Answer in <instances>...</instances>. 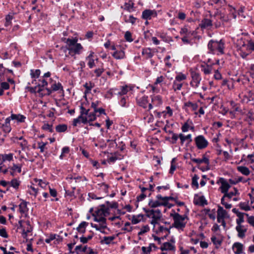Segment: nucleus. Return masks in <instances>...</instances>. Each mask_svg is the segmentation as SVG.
<instances>
[{"label": "nucleus", "instance_id": "nucleus-1", "mask_svg": "<svg viewBox=\"0 0 254 254\" xmlns=\"http://www.w3.org/2000/svg\"><path fill=\"white\" fill-rule=\"evenodd\" d=\"M107 205L105 204L101 205L93 214L94 216V220L98 222H106V219L105 217L109 214V208H116L117 206V203L113 202L110 203L107 201Z\"/></svg>", "mask_w": 254, "mask_h": 254}, {"label": "nucleus", "instance_id": "nucleus-39", "mask_svg": "<svg viewBox=\"0 0 254 254\" xmlns=\"http://www.w3.org/2000/svg\"><path fill=\"white\" fill-rule=\"evenodd\" d=\"M245 214L246 216H249L248 214L246 213H243L239 214V216H238L239 218L236 220L237 225H241V223L244 221V216Z\"/></svg>", "mask_w": 254, "mask_h": 254}, {"label": "nucleus", "instance_id": "nucleus-5", "mask_svg": "<svg viewBox=\"0 0 254 254\" xmlns=\"http://www.w3.org/2000/svg\"><path fill=\"white\" fill-rule=\"evenodd\" d=\"M219 15V18L221 19L222 16L220 15V13L218 11L215 12L214 14H210V17L211 18V19L207 18L202 19L199 24L200 27L202 29H207L208 30L211 29L213 26V18L215 17H218Z\"/></svg>", "mask_w": 254, "mask_h": 254}, {"label": "nucleus", "instance_id": "nucleus-3", "mask_svg": "<svg viewBox=\"0 0 254 254\" xmlns=\"http://www.w3.org/2000/svg\"><path fill=\"white\" fill-rule=\"evenodd\" d=\"M170 216L173 218L174 223L172 225L173 227H175L178 230H183L186 226L187 222L185 221L187 218L186 215H181L178 213L174 212L170 214Z\"/></svg>", "mask_w": 254, "mask_h": 254}, {"label": "nucleus", "instance_id": "nucleus-26", "mask_svg": "<svg viewBox=\"0 0 254 254\" xmlns=\"http://www.w3.org/2000/svg\"><path fill=\"white\" fill-rule=\"evenodd\" d=\"M84 117L87 120V123H89V124H90L91 122L95 121L96 119V113H95V112H89L88 114H87V115H86V116Z\"/></svg>", "mask_w": 254, "mask_h": 254}, {"label": "nucleus", "instance_id": "nucleus-55", "mask_svg": "<svg viewBox=\"0 0 254 254\" xmlns=\"http://www.w3.org/2000/svg\"><path fill=\"white\" fill-rule=\"evenodd\" d=\"M69 152V148L68 147L65 146V147H63L62 149V154L60 156V158L62 159L63 157V156L65 154L68 153Z\"/></svg>", "mask_w": 254, "mask_h": 254}, {"label": "nucleus", "instance_id": "nucleus-18", "mask_svg": "<svg viewBox=\"0 0 254 254\" xmlns=\"http://www.w3.org/2000/svg\"><path fill=\"white\" fill-rule=\"evenodd\" d=\"M142 55L144 56L146 59H150L154 56V53L150 48H146L142 49Z\"/></svg>", "mask_w": 254, "mask_h": 254}, {"label": "nucleus", "instance_id": "nucleus-41", "mask_svg": "<svg viewBox=\"0 0 254 254\" xmlns=\"http://www.w3.org/2000/svg\"><path fill=\"white\" fill-rule=\"evenodd\" d=\"M1 159L2 162H4L5 161H11L13 159V154L9 153L8 154L2 155Z\"/></svg>", "mask_w": 254, "mask_h": 254}, {"label": "nucleus", "instance_id": "nucleus-43", "mask_svg": "<svg viewBox=\"0 0 254 254\" xmlns=\"http://www.w3.org/2000/svg\"><path fill=\"white\" fill-rule=\"evenodd\" d=\"M17 144L21 147L22 151H25L28 148V142L26 140H23L21 142H17Z\"/></svg>", "mask_w": 254, "mask_h": 254}, {"label": "nucleus", "instance_id": "nucleus-19", "mask_svg": "<svg viewBox=\"0 0 254 254\" xmlns=\"http://www.w3.org/2000/svg\"><path fill=\"white\" fill-rule=\"evenodd\" d=\"M80 123L85 124L87 123V120L84 116L79 115L78 118L74 119L73 121L72 125L73 126L76 127Z\"/></svg>", "mask_w": 254, "mask_h": 254}, {"label": "nucleus", "instance_id": "nucleus-44", "mask_svg": "<svg viewBox=\"0 0 254 254\" xmlns=\"http://www.w3.org/2000/svg\"><path fill=\"white\" fill-rule=\"evenodd\" d=\"M26 225H27V228L26 230H25L24 228L23 229V233L22 235L24 238H25L27 237V234L29 232H30L32 230L31 227L29 224V222H26Z\"/></svg>", "mask_w": 254, "mask_h": 254}, {"label": "nucleus", "instance_id": "nucleus-20", "mask_svg": "<svg viewBox=\"0 0 254 254\" xmlns=\"http://www.w3.org/2000/svg\"><path fill=\"white\" fill-rule=\"evenodd\" d=\"M243 245L240 243H235L233 246V250L236 254L242 253Z\"/></svg>", "mask_w": 254, "mask_h": 254}, {"label": "nucleus", "instance_id": "nucleus-17", "mask_svg": "<svg viewBox=\"0 0 254 254\" xmlns=\"http://www.w3.org/2000/svg\"><path fill=\"white\" fill-rule=\"evenodd\" d=\"M8 118L10 119V120H16L20 123L24 122L26 118L24 116L20 114H11Z\"/></svg>", "mask_w": 254, "mask_h": 254}, {"label": "nucleus", "instance_id": "nucleus-14", "mask_svg": "<svg viewBox=\"0 0 254 254\" xmlns=\"http://www.w3.org/2000/svg\"><path fill=\"white\" fill-rule=\"evenodd\" d=\"M156 198L159 199L160 206H168L169 208L171 207V205L168 202L167 197H163L161 194H158L156 196Z\"/></svg>", "mask_w": 254, "mask_h": 254}, {"label": "nucleus", "instance_id": "nucleus-6", "mask_svg": "<svg viewBox=\"0 0 254 254\" xmlns=\"http://www.w3.org/2000/svg\"><path fill=\"white\" fill-rule=\"evenodd\" d=\"M194 141L196 147L198 149H203L208 145L207 140L202 135H199L196 136L194 139Z\"/></svg>", "mask_w": 254, "mask_h": 254}, {"label": "nucleus", "instance_id": "nucleus-31", "mask_svg": "<svg viewBox=\"0 0 254 254\" xmlns=\"http://www.w3.org/2000/svg\"><path fill=\"white\" fill-rule=\"evenodd\" d=\"M132 90V87L128 86H123L121 91L118 92V95H123L126 94L129 91Z\"/></svg>", "mask_w": 254, "mask_h": 254}, {"label": "nucleus", "instance_id": "nucleus-40", "mask_svg": "<svg viewBox=\"0 0 254 254\" xmlns=\"http://www.w3.org/2000/svg\"><path fill=\"white\" fill-rule=\"evenodd\" d=\"M148 205L152 208H155L158 206H160L159 199H157L155 201H153V200L150 199L149 201Z\"/></svg>", "mask_w": 254, "mask_h": 254}, {"label": "nucleus", "instance_id": "nucleus-15", "mask_svg": "<svg viewBox=\"0 0 254 254\" xmlns=\"http://www.w3.org/2000/svg\"><path fill=\"white\" fill-rule=\"evenodd\" d=\"M137 101L140 106L145 108H146L148 103V97L146 96H143L141 97H138L137 99Z\"/></svg>", "mask_w": 254, "mask_h": 254}, {"label": "nucleus", "instance_id": "nucleus-48", "mask_svg": "<svg viewBox=\"0 0 254 254\" xmlns=\"http://www.w3.org/2000/svg\"><path fill=\"white\" fill-rule=\"evenodd\" d=\"M199 179V177L197 175H194V176L192 178V183L191 185L192 186H195L196 188H198V180Z\"/></svg>", "mask_w": 254, "mask_h": 254}, {"label": "nucleus", "instance_id": "nucleus-36", "mask_svg": "<svg viewBox=\"0 0 254 254\" xmlns=\"http://www.w3.org/2000/svg\"><path fill=\"white\" fill-rule=\"evenodd\" d=\"M20 182L18 181L16 179H12L10 182H9V184L11 186L15 189H17L20 185Z\"/></svg>", "mask_w": 254, "mask_h": 254}, {"label": "nucleus", "instance_id": "nucleus-34", "mask_svg": "<svg viewBox=\"0 0 254 254\" xmlns=\"http://www.w3.org/2000/svg\"><path fill=\"white\" fill-rule=\"evenodd\" d=\"M66 129L67 126L64 124L59 125L56 127V130L58 132H64Z\"/></svg>", "mask_w": 254, "mask_h": 254}, {"label": "nucleus", "instance_id": "nucleus-25", "mask_svg": "<svg viewBox=\"0 0 254 254\" xmlns=\"http://www.w3.org/2000/svg\"><path fill=\"white\" fill-rule=\"evenodd\" d=\"M179 136L181 140V143L182 144H184V143L186 140H188V143H190V142H191L192 141L191 134H189L185 136L183 134L180 133L179 135Z\"/></svg>", "mask_w": 254, "mask_h": 254}, {"label": "nucleus", "instance_id": "nucleus-9", "mask_svg": "<svg viewBox=\"0 0 254 254\" xmlns=\"http://www.w3.org/2000/svg\"><path fill=\"white\" fill-rule=\"evenodd\" d=\"M154 212L151 216L152 218L151 224L154 225V226L158 224V222L162 217L161 211L159 209L154 210Z\"/></svg>", "mask_w": 254, "mask_h": 254}, {"label": "nucleus", "instance_id": "nucleus-56", "mask_svg": "<svg viewBox=\"0 0 254 254\" xmlns=\"http://www.w3.org/2000/svg\"><path fill=\"white\" fill-rule=\"evenodd\" d=\"M190 33V32L189 31L187 27H184L183 28H182L180 32V33L181 35H186V36L188 35Z\"/></svg>", "mask_w": 254, "mask_h": 254}, {"label": "nucleus", "instance_id": "nucleus-53", "mask_svg": "<svg viewBox=\"0 0 254 254\" xmlns=\"http://www.w3.org/2000/svg\"><path fill=\"white\" fill-rule=\"evenodd\" d=\"M48 144L47 142H38V148L40 149L41 152H43L46 145Z\"/></svg>", "mask_w": 254, "mask_h": 254}, {"label": "nucleus", "instance_id": "nucleus-57", "mask_svg": "<svg viewBox=\"0 0 254 254\" xmlns=\"http://www.w3.org/2000/svg\"><path fill=\"white\" fill-rule=\"evenodd\" d=\"M149 230V227L147 225L144 226L141 229L140 231L138 232V235H141L143 234L148 232Z\"/></svg>", "mask_w": 254, "mask_h": 254}, {"label": "nucleus", "instance_id": "nucleus-23", "mask_svg": "<svg viewBox=\"0 0 254 254\" xmlns=\"http://www.w3.org/2000/svg\"><path fill=\"white\" fill-rule=\"evenodd\" d=\"M236 229L238 232V236L239 237L243 238L245 237L246 229L244 228L243 225H237L236 227Z\"/></svg>", "mask_w": 254, "mask_h": 254}, {"label": "nucleus", "instance_id": "nucleus-30", "mask_svg": "<svg viewBox=\"0 0 254 254\" xmlns=\"http://www.w3.org/2000/svg\"><path fill=\"white\" fill-rule=\"evenodd\" d=\"M124 19L127 23H131L132 24H134L137 19L136 18L134 17L132 15H127L124 16Z\"/></svg>", "mask_w": 254, "mask_h": 254}, {"label": "nucleus", "instance_id": "nucleus-10", "mask_svg": "<svg viewBox=\"0 0 254 254\" xmlns=\"http://www.w3.org/2000/svg\"><path fill=\"white\" fill-rule=\"evenodd\" d=\"M219 183L221 184V186L220 187L221 192L224 194L225 192H227L230 188V185L228 184L227 181L223 178H220L219 180V181L217 182V183Z\"/></svg>", "mask_w": 254, "mask_h": 254}, {"label": "nucleus", "instance_id": "nucleus-12", "mask_svg": "<svg viewBox=\"0 0 254 254\" xmlns=\"http://www.w3.org/2000/svg\"><path fill=\"white\" fill-rule=\"evenodd\" d=\"M10 119L8 117L5 120L4 124H0V127L2 128L3 131L5 133H8L11 130V127L10 126Z\"/></svg>", "mask_w": 254, "mask_h": 254}, {"label": "nucleus", "instance_id": "nucleus-59", "mask_svg": "<svg viewBox=\"0 0 254 254\" xmlns=\"http://www.w3.org/2000/svg\"><path fill=\"white\" fill-rule=\"evenodd\" d=\"M89 111V109H86L83 106L80 107V116H84V115L86 116Z\"/></svg>", "mask_w": 254, "mask_h": 254}, {"label": "nucleus", "instance_id": "nucleus-8", "mask_svg": "<svg viewBox=\"0 0 254 254\" xmlns=\"http://www.w3.org/2000/svg\"><path fill=\"white\" fill-rule=\"evenodd\" d=\"M157 16V11L155 10L145 9L142 11L141 17L145 20H150L152 17Z\"/></svg>", "mask_w": 254, "mask_h": 254}, {"label": "nucleus", "instance_id": "nucleus-61", "mask_svg": "<svg viewBox=\"0 0 254 254\" xmlns=\"http://www.w3.org/2000/svg\"><path fill=\"white\" fill-rule=\"evenodd\" d=\"M0 236L4 238H8V235L5 228H2L1 229H0Z\"/></svg>", "mask_w": 254, "mask_h": 254}, {"label": "nucleus", "instance_id": "nucleus-51", "mask_svg": "<svg viewBox=\"0 0 254 254\" xmlns=\"http://www.w3.org/2000/svg\"><path fill=\"white\" fill-rule=\"evenodd\" d=\"M36 182H38V185L42 188H43V189H45L46 188L47 186L48 185V182H47L46 181H44L43 180H41V179L38 180Z\"/></svg>", "mask_w": 254, "mask_h": 254}, {"label": "nucleus", "instance_id": "nucleus-11", "mask_svg": "<svg viewBox=\"0 0 254 254\" xmlns=\"http://www.w3.org/2000/svg\"><path fill=\"white\" fill-rule=\"evenodd\" d=\"M213 64L209 65L204 62L203 64L200 65L201 70L206 75L209 74L212 72L213 69L212 65Z\"/></svg>", "mask_w": 254, "mask_h": 254}, {"label": "nucleus", "instance_id": "nucleus-2", "mask_svg": "<svg viewBox=\"0 0 254 254\" xmlns=\"http://www.w3.org/2000/svg\"><path fill=\"white\" fill-rule=\"evenodd\" d=\"M207 47L209 54L222 55L224 53V42L222 40L219 41L211 40L208 43Z\"/></svg>", "mask_w": 254, "mask_h": 254}, {"label": "nucleus", "instance_id": "nucleus-54", "mask_svg": "<svg viewBox=\"0 0 254 254\" xmlns=\"http://www.w3.org/2000/svg\"><path fill=\"white\" fill-rule=\"evenodd\" d=\"M211 241L215 245L220 246L221 244V241L217 239L215 236H212L211 238Z\"/></svg>", "mask_w": 254, "mask_h": 254}, {"label": "nucleus", "instance_id": "nucleus-38", "mask_svg": "<svg viewBox=\"0 0 254 254\" xmlns=\"http://www.w3.org/2000/svg\"><path fill=\"white\" fill-rule=\"evenodd\" d=\"M185 106L188 107H191L193 111H196L198 108V105L196 103H193L190 101L185 103Z\"/></svg>", "mask_w": 254, "mask_h": 254}, {"label": "nucleus", "instance_id": "nucleus-33", "mask_svg": "<svg viewBox=\"0 0 254 254\" xmlns=\"http://www.w3.org/2000/svg\"><path fill=\"white\" fill-rule=\"evenodd\" d=\"M51 88L52 89V91H57L59 90L63 91V86L62 85L61 83H60L59 82H58L57 83H54L52 85Z\"/></svg>", "mask_w": 254, "mask_h": 254}, {"label": "nucleus", "instance_id": "nucleus-45", "mask_svg": "<svg viewBox=\"0 0 254 254\" xmlns=\"http://www.w3.org/2000/svg\"><path fill=\"white\" fill-rule=\"evenodd\" d=\"M114 239V236L104 237L102 240V242L108 245L110 244Z\"/></svg>", "mask_w": 254, "mask_h": 254}, {"label": "nucleus", "instance_id": "nucleus-13", "mask_svg": "<svg viewBox=\"0 0 254 254\" xmlns=\"http://www.w3.org/2000/svg\"><path fill=\"white\" fill-rule=\"evenodd\" d=\"M27 202L22 200V202L19 205V210L21 214L23 215L24 216H27V213L28 211V208L27 206Z\"/></svg>", "mask_w": 254, "mask_h": 254}, {"label": "nucleus", "instance_id": "nucleus-52", "mask_svg": "<svg viewBox=\"0 0 254 254\" xmlns=\"http://www.w3.org/2000/svg\"><path fill=\"white\" fill-rule=\"evenodd\" d=\"M43 90V89L41 87L37 86V87H30V91L31 93H36L38 92L40 93L41 91Z\"/></svg>", "mask_w": 254, "mask_h": 254}, {"label": "nucleus", "instance_id": "nucleus-32", "mask_svg": "<svg viewBox=\"0 0 254 254\" xmlns=\"http://www.w3.org/2000/svg\"><path fill=\"white\" fill-rule=\"evenodd\" d=\"M143 215L142 214H139L137 216H133L131 219L132 223L133 224L138 223L141 221V220L143 219Z\"/></svg>", "mask_w": 254, "mask_h": 254}, {"label": "nucleus", "instance_id": "nucleus-63", "mask_svg": "<svg viewBox=\"0 0 254 254\" xmlns=\"http://www.w3.org/2000/svg\"><path fill=\"white\" fill-rule=\"evenodd\" d=\"M11 169L13 171H17L18 173H20L21 172V165H18L14 164L13 165Z\"/></svg>", "mask_w": 254, "mask_h": 254}, {"label": "nucleus", "instance_id": "nucleus-37", "mask_svg": "<svg viewBox=\"0 0 254 254\" xmlns=\"http://www.w3.org/2000/svg\"><path fill=\"white\" fill-rule=\"evenodd\" d=\"M249 202H240L239 203V206L241 209L245 211H249L251 209L250 206L248 204Z\"/></svg>", "mask_w": 254, "mask_h": 254}, {"label": "nucleus", "instance_id": "nucleus-29", "mask_svg": "<svg viewBox=\"0 0 254 254\" xmlns=\"http://www.w3.org/2000/svg\"><path fill=\"white\" fill-rule=\"evenodd\" d=\"M227 213L223 208L220 206H218L217 210V216L225 218L227 216Z\"/></svg>", "mask_w": 254, "mask_h": 254}, {"label": "nucleus", "instance_id": "nucleus-24", "mask_svg": "<svg viewBox=\"0 0 254 254\" xmlns=\"http://www.w3.org/2000/svg\"><path fill=\"white\" fill-rule=\"evenodd\" d=\"M112 56L117 60L123 59L125 57V54L123 50L116 51L112 54Z\"/></svg>", "mask_w": 254, "mask_h": 254}, {"label": "nucleus", "instance_id": "nucleus-58", "mask_svg": "<svg viewBox=\"0 0 254 254\" xmlns=\"http://www.w3.org/2000/svg\"><path fill=\"white\" fill-rule=\"evenodd\" d=\"M125 38L126 39V40L127 41H128V42H131L132 41V39L131 38V34L130 32L129 31H127L126 33H125Z\"/></svg>", "mask_w": 254, "mask_h": 254}, {"label": "nucleus", "instance_id": "nucleus-50", "mask_svg": "<svg viewBox=\"0 0 254 254\" xmlns=\"http://www.w3.org/2000/svg\"><path fill=\"white\" fill-rule=\"evenodd\" d=\"M12 19V16L10 15H7L5 17V22L4 24L5 26L7 27L9 26L11 23V20Z\"/></svg>", "mask_w": 254, "mask_h": 254}, {"label": "nucleus", "instance_id": "nucleus-22", "mask_svg": "<svg viewBox=\"0 0 254 254\" xmlns=\"http://www.w3.org/2000/svg\"><path fill=\"white\" fill-rule=\"evenodd\" d=\"M175 246L172 245L169 242H165L161 247L160 249L161 251H172L175 250Z\"/></svg>", "mask_w": 254, "mask_h": 254}, {"label": "nucleus", "instance_id": "nucleus-49", "mask_svg": "<svg viewBox=\"0 0 254 254\" xmlns=\"http://www.w3.org/2000/svg\"><path fill=\"white\" fill-rule=\"evenodd\" d=\"M235 192H225L224 193V197H228V198H231L234 195H235L237 192L238 190L236 189H234Z\"/></svg>", "mask_w": 254, "mask_h": 254}, {"label": "nucleus", "instance_id": "nucleus-47", "mask_svg": "<svg viewBox=\"0 0 254 254\" xmlns=\"http://www.w3.org/2000/svg\"><path fill=\"white\" fill-rule=\"evenodd\" d=\"M187 76L186 75L183 73H180L176 76L174 80L181 82V81L185 80Z\"/></svg>", "mask_w": 254, "mask_h": 254}, {"label": "nucleus", "instance_id": "nucleus-35", "mask_svg": "<svg viewBox=\"0 0 254 254\" xmlns=\"http://www.w3.org/2000/svg\"><path fill=\"white\" fill-rule=\"evenodd\" d=\"M182 83L174 80L173 83V89L175 91L177 90H180L182 87Z\"/></svg>", "mask_w": 254, "mask_h": 254}, {"label": "nucleus", "instance_id": "nucleus-64", "mask_svg": "<svg viewBox=\"0 0 254 254\" xmlns=\"http://www.w3.org/2000/svg\"><path fill=\"white\" fill-rule=\"evenodd\" d=\"M104 71L103 68H98L94 70V73L96 74V77H98L102 74Z\"/></svg>", "mask_w": 254, "mask_h": 254}, {"label": "nucleus", "instance_id": "nucleus-16", "mask_svg": "<svg viewBox=\"0 0 254 254\" xmlns=\"http://www.w3.org/2000/svg\"><path fill=\"white\" fill-rule=\"evenodd\" d=\"M152 104L155 106H159L162 104V97L160 95H153L151 96Z\"/></svg>", "mask_w": 254, "mask_h": 254}, {"label": "nucleus", "instance_id": "nucleus-62", "mask_svg": "<svg viewBox=\"0 0 254 254\" xmlns=\"http://www.w3.org/2000/svg\"><path fill=\"white\" fill-rule=\"evenodd\" d=\"M39 81L41 82L39 84L38 86L41 87L42 88L48 85V82L44 78L40 79Z\"/></svg>", "mask_w": 254, "mask_h": 254}, {"label": "nucleus", "instance_id": "nucleus-4", "mask_svg": "<svg viewBox=\"0 0 254 254\" xmlns=\"http://www.w3.org/2000/svg\"><path fill=\"white\" fill-rule=\"evenodd\" d=\"M77 39H66V43L68 46V54L73 56L75 54H79L82 49V46L79 43H77Z\"/></svg>", "mask_w": 254, "mask_h": 254}, {"label": "nucleus", "instance_id": "nucleus-7", "mask_svg": "<svg viewBox=\"0 0 254 254\" xmlns=\"http://www.w3.org/2000/svg\"><path fill=\"white\" fill-rule=\"evenodd\" d=\"M191 77L192 80L190 82V84L192 87L195 88L197 87L201 80L200 74L195 71H192L191 72Z\"/></svg>", "mask_w": 254, "mask_h": 254}, {"label": "nucleus", "instance_id": "nucleus-60", "mask_svg": "<svg viewBox=\"0 0 254 254\" xmlns=\"http://www.w3.org/2000/svg\"><path fill=\"white\" fill-rule=\"evenodd\" d=\"M143 210L146 213V216L147 217H151L152 214H153L155 212L154 209L149 210L144 208Z\"/></svg>", "mask_w": 254, "mask_h": 254}, {"label": "nucleus", "instance_id": "nucleus-21", "mask_svg": "<svg viewBox=\"0 0 254 254\" xmlns=\"http://www.w3.org/2000/svg\"><path fill=\"white\" fill-rule=\"evenodd\" d=\"M88 223L85 221H82L79 224L78 226L76 228V230L80 234H83L86 231V228L88 226Z\"/></svg>", "mask_w": 254, "mask_h": 254}, {"label": "nucleus", "instance_id": "nucleus-28", "mask_svg": "<svg viewBox=\"0 0 254 254\" xmlns=\"http://www.w3.org/2000/svg\"><path fill=\"white\" fill-rule=\"evenodd\" d=\"M237 170L239 172L245 176H248L250 174V170L248 168L245 166H238Z\"/></svg>", "mask_w": 254, "mask_h": 254}, {"label": "nucleus", "instance_id": "nucleus-46", "mask_svg": "<svg viewBox=\"0 0 254 254\" xmlns=\"http://www.w3.org/2000/svg\"><path fill=\"white\" fill-rule=\"evenodd\" d=\"M122 159V155H118L115 154L114 156H112L109 158V161L110 162L114 163L117 160H121Z\"/></svg>", "mask_w": 254, "mask_h": 254}, {"label": "nucleus", "instance_id": "nucleus-27", "mask_svg": "<svg viewBox=\"0 0 254 254\" xmlns=\"http://www.w3.org/2000/svg\"><path fill=\"white\" fill-rule=\"evenodd\" d=\"M99 225L93 224L91 223V226L93 228H95L97 230L100 231L101 232H103L102 230H104L107 227L106 222H99Z\"/></svg>", "mask_w": 254, "mask_h": 254}, {"label": "nucleus", "instance_id": "nucleus-42", "mask_svg": "<svg viewBox=\"0 0 254 254\" xmlns=\"http://www.w3.org/2000/svg\"><path fill=\"white\" fill-rule=\"evenodd\" d=\"M40 69H36L34 70L33 69H31L30 70V75L32 78H38L40 75Z\"/></svg>", "mask_w": 254, "mask_h": 254}]
</instances>
